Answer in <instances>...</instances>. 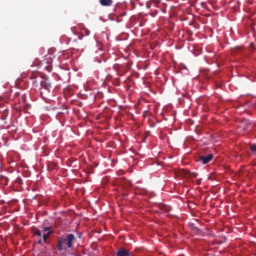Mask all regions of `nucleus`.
Returning <instances> with one entry per match:
<instances>
[{"instance_id": "f257e3e1", "label": "nucleus", "mask_w": 256, "mask_h": 256, "mask_svg": "<svg viewBox=\"0 0 256 256\" xmlns=\"http://www.w3.org/2000/svg\"><path fill=\"white\" fill-rule=\"evenodd\" d=\"M77 241L75 234H66L65 236H60L57 241L58 251H68L73 249V244Z\"/></svg>"}, {"instance_id": "423d86ee", "label": "nucleus", "mask_w": 256, "mask_h": 256, "mask_svg": "<svg viewBox=\"0 0 256 256\" xmlns=\"http://www.w3.org/2000/svg\"><path fill=\"white\" fill-rule=\"evenodd\" d=\"M129 251L126 250V249H120L118 252H117V256H129Z\"/></svg>"}, {"instance_id": "1a4fd4ad", "label": "nucleus", "mask_w": 256, "mask_h": 256, "mask_svg": "<svg viewBox=\"0 0 256 256\" xmlns=\"http://www.w3.org/2000/svg\"><path fill=\"white\" fill-rule=\"evenodd\" d=\"M33 233H34V235H36L37 237H41V235H42L41 230H39L38 228H34V229H33Z\"/></svg>"}, {"instance_id": "f8f14e48", "label": "nucleus", "mask_w": 256, "mask_h": 256, "mask_svg": "<svg viewBox=\"0 0 256 256\" xmlns=\"http://www.w3.org/2000/svg\"><path fill=\"white\" fill-rule=\"evenodd\" d=\"M0 101H1V97H0Z\"/></svg>"}, {"instance_id": "7ed1b4c3", "label": "nucleus", "mask_w": 256, "mask_h": 256, "mask_svg": "<svg viewBox=\"0 0 256 256\" xmlns=\"http://www.w3.org/2000/svg\"><path fill=\"white\" fill-rule=\"evenodd\" d=\"M213 154H208V155H200L198 156L197 161L199 163H202V165H207V163H210V161H213Z\"/></svg>"}, {"instance_id": "9b49d317", "label": "nucleus", "mask_w": 256, "mask_h": 256, "mask_svg": "<svg viewBox=\"0 0 256 256\" xmlns=\"http://www.w3.org/2000/svg\"><path fill=\"white\" fill-rule=\"evenodd\" d=\"M43 243V240H38V245H41Z\"/></svg>"}, {"instance_id": "39448f33", "label": "nucleus", "mask_w": 256, "mask_h": 256, "mask_svg": "<svg viewBox=\"0 0 256 256\" xmlns=\"http://www.w3.org/2000/svg\"><path fill=\"white\" fill-rule=\"evenodd\" d=\"M99 3L102 7H111V5H113V0H99Z\"/></svg>"}, {"instance_id": "9d476101", "label": "nucleus", "mask_w": 256, "mask_h": 256, "mask_svg": "<svg viewBox=\"0 0 256 256\" xmlns=\"http://www.w3.org/2000/svg\"><path fill=\"white\" fill-rule=\"evenodd\" d=\"M43 231L44 233H46V231H51V227H43Z\"/></svg>"}, {"instance_id": "f03ea898", "label": "nucleus", "mask_w": 256, "mask_h": 256, "mask_svg": "<svg viewBox=\"0 0 256 256\" xmlns=\"http://www.w3.org/2000/svg\"><path fill=\"white\" fill-rule=\"evenodd\" d=\"M119 185H120L119 191L122 195V198L125 199V197H127V193H129L132 187V184L129 180L123 179V180H120Z\"/></svg>"}, {"instance_id": "6e6552de", "label": "nucleus", "mask_w": 256, "mask_h": 256, "mask_svg": "<svg viewBox=\"0 0 256 256\" xmlns=\"http://www.w3.org/2000/svg\"><path fill=\"white\" fill-rule=\"evenodd\" d=\"M53 234V231H49L46 234H43V242L47 243V239H49V237Z\"/></svg>"}, {"instance_id": "20e7f679", "label": "nucleus", "mask_w": 256, "mask_h": 256, "mask_svg": "<svg viewBox=\"0 0 256 256\" xmlns=\"http://www.w3.org/2000/svg\"><path fill=\"white\" fill-rule=\"evenodd\" d=\"M42 89H45L46 91H51V84L48 79L41 82Z\"/></svg>"}, {"instance_id": "0eeeda50", "label": "nucleus", "mask_w": 256, "mask_h": 256, "mask_svg": "<svg viewBox=\"0 0 256 256\" xmlns=\"http://www.w3.org/2000/svg\"><path fill=\"white\" fill-rule=\"evenodd\" d=\"M55 53V49L51 48L48 50V54H49V59H55V57H57L56 55H53Z\"/></svg>"}]
</instances>
